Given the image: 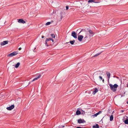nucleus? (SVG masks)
<instances>
[{
    "label": "nucleus",
    "instance_id": "f257e3e1",
    "mask_svg": "<svg viewBox=\"0 0 128 128\" xmlns=\"http://www.w3.org/2000/svg\"><path fill=\"white\" fill-rule=\"evenodd\" d=\"M87 31L86 30H84V32L86 34L85 38H88V35L90 38L93 36L94 34L95 33L92 30L89 28H87L86 29Z\"/></svg>",
    "mask_w": 128,
    "mask_h": 128
},
{
    "label": "nucleus",
    "instance_id": "f03ea898",
    "mask_svg": "<svg viewBox=\"0 0 128 128\" xmlns=\"http://www.w3.org/2000/svg\"><path fill=\"white\" fill-rule=\"evenodd\" d=\"M109 85L110 89L113 92H115L118 86V85L116 84H114V85L110 84H109Z\"/></svg>",
    "mask_w": 128,
    "mask_h": 128
},
{
    "label": "nucleus",
    "instance_id": "7ed1b4c3",
    "mask_svg": "<svg viewBox=\"0 0 128 128\" xmlns=\"http://www.w3.org/2000/svg\"><path fill=\"white\" fill-rule=\"evenodd\" d=\"M50 41H52V42H51L50 45L53 44H54V40L52 38H46L45 41V44L46 45L48 46L49 45L48 44V42H49H49Z\"/></svg>",
    "mask_w": 128,
    "mask_h": 128
},
{
    "label": "nucleus",
    "instance_id": "20e7f679",
    "mask_svg": "<svg viewBox=\"0 0 128 128\" xmlns=\"http://www.w3.org/2000/svg\"><path fill=\"white\" fill-rule=\"evenodd\" d=\"M18 54V53L16 52H13L7 55L8 57H12L15 56Z\"/></svg>",
    "mask_w": 128,
    "mask_h": 128
},
{
    "label": "nucleus",
    "instance_id": "39448f33",
    "mask_svg": "<svg viewBox=\"0 0 128 128\" xmlns=\"http://www.w3.org/2000/svg\"><path fill=\"white\" fill-rule=\"evenodd\" d=\"M78 123L81 124L84 123L86 122V121L84 119H80L78 120Z\"/></svg>",
    "mask_w": 128,
    "mask_h": 128
},
{
    "label": "nucleus",
    "instance_id": "423d86ee",
    "mask_svg": "<svg viewBox=\"0 0 128 128\" xmlns=\"http://www.w3.org/2000/svg\"><path fill=\"white\" fill-rule=\"evenodd\" d=\"M72 36L75 38H77L76 33L74 32H72Z\"/></svg>",
    "mask_w": 128,
    "mask_h": 128
},
{
    "label": "nucleus",
    "instance_id": "0eeeda50",
    "mask_svg": "<svg viewBox=\"0 0 128 128\" xmlns=\"http://www.w3.org/2000/svg\"><path fill=\"white\" fill-rule=\"evenodd\" d=\"M14 108V106L13 105H11L10 106L7 107L6 108L8 110H11Z\"/></svg>",
    "mask_w": 128,
    "mask_h": 128
},
{
    "label": "nucleus",
    "instance_id": "6e6552de",
    "mask_svg": "<svg viewBox=\"0 0 128 128\" xmlns=\"http://www.w3.org/2000/svg\"><path fill=\"white\" fill-rule=\"evenodd\" d=\"M84 36L82 35H80L78 36V39L80 41H81L83 38Z\"/></svg>",
    "mask_w": 128,
    "mask_h": 128
},
{
    "label": "nucleus",
    "instance_id": "1a4fd4ad",
    "mask_svg": "<svg viewBox=\"0 0 128 128\" xmlns=\"http://www.w3.org/2000/svg\"><path fill=\"white\" fill-rule=\"evenodd\" d=\"M18 20V22L19 23L22 24H24L26 23L25 21L24 20L22 19H20Z\"/></svg>",
    "mask_w": 128,
    "mask_h": 128
},
{
    "label": "nucleus",
    "instance_id": "9d476101",
    "mask_svg": "<svg viewBox=\"0 0 128 128\" xmlns=\"http://www.w3.org/2000/svg\"><path fill=\"white\" fill-rule=\"evenodd\" d=\"M106 74L108 78V80H109L110 78V73L109 72H106Z\"/></svg>",
    "mask_w": 128,
    "mask_h": 128
},
{
    "label": "nucleus",
    "instance_id": "9b49d317",
    "mask_svg": "<svg viewBox=\"0 0 128 128\" xmlns=\"http://www.w3.org/2000/svg\"><path fill=\"white\" fill-rule=\"evenodd\" d=\"M95 0H89L88 2H93L95 3H99L100 2L99 1H98V2H95L94 1Z\"/></svg>",
    "mask_w": 128,
    "mask_h": 128
},
{
    "label": "nucleus",
    "instance_id": "f8f14e48",
    "mask_svg": "<svg viewBox=\"0 0 128 128\" xmlns=\"http://www.w3.org/2000/svg\"><path fill=\"white\" fill-rule=\"evenodd\" d=\"M8 43V41H4L3 42H2L1 44V45L2 46Z\"/></svg>",
    "mask_w": 128,
    "mask_h": 128
},
{
    "label": "nucleus",
    "instance_id": "ddd939ff",
    "mask_svg": "<svg viewBox=\"0 0 128 128\" xmlns=\"http://www.w3.org/2000/svg\"><path fill=\"white\" fill-rule=\"evenodd\" d=\"M40 76H41L40 75V74L39 76L38 77L34 78L33 80L32 81H31V82H33L35 81V80H38L39 78H40Z\"/></svg>",
    "mask_w": 128,
    "mask_h": 128
},
{
    "label": "nucleus",
    "instance_id": "4468645a",
    "mask_svg": "<svg viewBox=\"0 0 128 128\" xmlns=\"http://www.w3.org/2000/svg\"><path fill=\"white\" fill-rule=\"evenodd\" d=\"M98 89L96 88L94 89V91L93 92L92 94H94L96 92H98Z\"/></svg>",
    "mask_w": 128,
    "mask_h": 128
},
{
    "label": "nucleus",
    "instance_id": "2eb2a0df",
    "mask_svg": "<svg viewBox=\"0 0 128 128\" xmlns=\"http://www.w3.org/2000/svg\"><path fill=\"white\" fill-rule=\"evenodd\" d=\"M92 127L93 128H99V126L98 125V124H96L95 126H93Z\"/></svg>",
    "mask_w": 128,
    "mask_h": 128
},
{
    "label": "nucleus",
    "instance_id": "dca6fc26",
    "mask_svg": "<svg viewBox=\"0 0 128 128\" xmlns=\"http://www.w3.org/2000/svg\"><path fill=\"white\" fill-rule=\"evenodd\" d=\"M81 114V112L80 111L77 110L76 112V114L77 115H79Z\"/></svg>",
    "mask_w": 128,
    "mask_h": 128
},
{
    "label": "nucleus",
    "instance_id": "f3484780",
    "mask_svg": "<svg viewBox=\"0 0 128 128\" xmlns=\"http://www.w3.org/2000/svg\"><path fill=\"white\" fill-rule=\"evenodd\" d=\"M114 117L112 115L110 117V121H112Z\"/></svg>",
    "mask_w": 128,
    "mask_h": 128
},
{
    "label": "nucleus",
    "instance_id": "a211bd4d",
    "mask_svg": "<svg viewBox=\"0 0 128 128\" xmlns=\"http://www.w3.org/2000/svg\"><path fill=\"white\" fill-rule=\"evenodd\" d=\"M20 65V63L19 62L17 63L15 66V67L16 68H18L19 66Z\"/></svg>",
    "mask_w": 128,
    "mask_h": 128
},
{
    "label": "nucleus",
    "instance_id": "6ab92c4d",
    "mask_svg": "<svg viewBox=\"0 0 128 128\" xmlns=\"http://www.w3.org/2000/svg\"><path fill=\"white\" fill-rule=\"evenodd\" d=\"M75 40H74L72 41H70V43L71 44H73L75 42Z\"/></svg>",
    "mask_w": 128,
    "mask_h": 128
},
{
    "label": "nucleus",
    "instance_id": "aec40b11",
    "mask_svg": "<svg viewBox=\"0 0 128 128\" xmlns=\"http://www.w3.org/2000/svg\"><path fill=\"white\" fill-rule=\"evenodd\" d=\"M101 52H100V53H99L97 54H96L93 57H96V56H98V55H100L101 54Z\"/></svg>",
    "mask_w": 128,
    "mask_h": 128
},
{
    "label": "nucleus",
    "instance_id": "412c9836",
    "mask_svg": "<svg viewBox=\"0 0 128 128\" xmlns=\"http://www.w3.org/2000/svg\"><path fill=\"white\" fill-rule=\"evenodd\" d=\"M124 122L126 124H128V119H127L125 120L124 121Z\"/></svg>",
    "mask_w": 128,
    "mask_h": 128
},
{
    "label": "nucleus",
    "instance_id": "4be33fe9",
    "mask_svg": "<svg viewBox=\"0 0 128 128\" xmlns=\"http://www.w3.org/2000/svg\"><path fill=\"white\" fill-rule=\"evenodd\" d=\"M51 36L52 37V38H55V36L54 34H51Z\"/></svg>",
    "mask_w": 128,
    "mask_h": 128
},
{
    "label": "nucleus",
    "instance_id": "5701e85b",
    "mask_svg": "<svg viewBox=\"0 0 128 128\" xmlns=\"http://www.w3.org/2000/svg\"><path fill=\"white\" fill-rule=\"evenodd\" d=\"M51 24V22H47L46 24V25H48L50 24Z\"/></svg>",
    "mask_w": 128,
    "mask_h": 128
},
{
    "label": "nucleus",
    "instance_id": "b1692460",
    "mask_svg": "<svg viewBox=\"0 0 128 128\" xmlns=\"http://www.w3.org/2000/svg\"><path fill=\"white\" fill-rule=\"evenodd\" d=\"M99 114V112H97L96 114H94L93 116H96L98 115Z\"/></svg>",
    "mask_w": 128,
    "mask_h": 128
},
{
    "label": "nucleus",
    "instance_id": "393cba45",
    "mask_svg": "<svg viewBox=\"0 0 128 128\" xmlns=\"http://www.w3.org/2000/svg\"><path fill=\"white\" fill-rule=\"evenodd\" d=\"M99 78L101 80H102L103 79L102 77L101 76H99Z\"/></svg>",
    "mask_w": 128,
    "mask_h": 128
},
{
    "label": "nucleus",
    "instance_id": "a878e982",
    "mask_svg": "<svg viewBox=\"0 0 128 128\" xmlns=\"http://www.w3.org/2000/svg\"><path fill=\"white\" fill-rule=\"evenodd\" d=\"M66 10H67L68 9V6H66Z\"/></svg>",
    "mask_w": 128,
    "mask_h": 128
},
{
    "label": "nucleus",
    "instance_id": "bb28decb",
    "mask_svg": "<svg viewBox=\"0 0 128 128\" xmlns=\"http://www.w3.org/2000/svg\"><path fill=\"white\" fill-rule=\"evenodd\" d=\"M22 49V48H18V50H20Z\"/></svg>",
    "mask_w": 128,
    "mask_h": 128
},
{
    "label": "nucleus",
    "instance_id": "cd10ccee",
    "mask_svg": "<svg viewBox=\"0 0 128 128\" xmlns=\"http://www.w3.org/2000/svg\"><path fill=\"white\" fill-rule=\"evenodd\" d=\"M76 128H82L81 127L79 126V127H76Z\"/></svg>",
    "mask_w": 128,
    "mask_h": 128
},
{
    "label": "nucleus",
    "instance_id": "c85d7f7f",
    "mask_svg": "<svg viewBox=\"0 0 128 128\" xmlns=\"http://www.w3.org/2000/svg\"><path fill=\"white\" fill-rule=\"evenodd\" d=\"M102 82H104V79H103L102 80Z\"/></svg>",
    "mask_w": 128,
    "mask_h": 128
},
{
    "label": "nucleus",
    "instance_id": "c756f323",
    "mask_svg": "<svg viewBox=\"0 0 128 128\" xmlns=\"http://www.w3.org/2000/svg\"><path fill=\"white\" fill-rule=\"evenodd\" d=\"M82 112H82V114H83V113H84V114L85 113V112H84V111H82Z\"/></svg>",
    "mask_w": 128,
    "mask_h": 128
},
{
    "label": "nucleus",
    "instance_id": "7c9ffc66",
    "mask_svg": "<svg viewBox=\"0 0 128 128\" xmlns=\"http://www.w3.org/2000/svg\"><path fill=\"white\" fill-rule=\"evenodd\" d=\"M44 36H42V38H44Z\"/></svg>",
    "mask_w": 128,
    "mask_h": 128
},
{
    "label": "nucleus",
    "instance_id": "2f4dec72",
    "mask_svg": "<svg viewBox=\"0 0 128 128\" xmlns=\"http://www.w3.org/2000/svg\"><path fill=\"white\" fill-rule=\"evenodd\" d=\"M32 82L31 81V82H30L29 83V84H30V83L31 82Z\"/></svg>",
    "mask_w": 128,
    "mask_h": 128
},
{
    "label": "nucleus",
    "instance_id": "473e14b6",
    "mask_svg": "<svg viewBox=\"0 0 128 128\" xmlns=\"http://www.w3.org/2000/svg\"><path fill=\"white\" fill-rule=\"evenodd\" d=\"M99 112V114L100 113H101V111H100L99 112Z\"/></svg>",
    "mask_w": 128,
    "mask_h": 128
},
{
    "label": "nucleus",
    "instance_id": "72a5a7b5",
    "mask_svg": "<svg viewBox=\"0 0 128 128\" xmlns=\"http://www.w3.org/2000/svg\"><path fill=\"white\" fill-rule=\"evenodd\" d=\"M126 85H127V87H128V83Z\"/></svg>",
    "mask_w": 128,
    "mask_h": 128
},
{
    "label": "nucleus",
    "instance_id": "f704fd0d",
    "mask_svg": "<svg viewBox=\"0 0 128 128\" xmlns=\"http://www.w3.org/2000/svg\"><path fill=\"white\" fill-rule=\"evenodd\" d=\"M122 112H124V110H122Z\"/></svg>",
    "mask_w": 128,
    "mask_h": 128
},
{
    "label": "nucleus",
    "instance_id": "c9c22d12",
    "mask_svg": "<svg viewBox=\"0 0 128 128\" xmlns=\"http://www.w3.org/2000/svg\"><path fill=\"white\" fill-rule=\"evenodd\" d=\"M127 104H128V101L127 102Z\"/></svg>",
    "mask_w": 128,
    "mask_h": 128
},
{
    "label": "nucleus",
    "instance_id": "e433bc0d",
    "mask_svg": "<svg viewBox=\"0 0 128 128\" xmlns=\"http://www.w3.org/2000/svg\"><path fill=\"white\" fill-rule=\"evenodd\" d=\"M64 127V126H62V127Z\"/></svg>",
    "mask_w": 128,
    "mask_h": 128
},
{
    "label": "nucleus",
    "instance_id": "4c0bfd02",
    "mask_svg": "<svg viewBox=\"0 0 128 128\" xmlns=\"http://www.w3.org/2000/svg\"><path fill=\"white\" fill-rule=\"evenodd\" d=\"M68 42H66V43H68Z\"/></svg>",
    "mask_w": 128,
    "mask_h": 128
}]
</instances>
